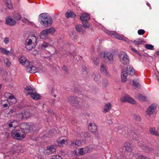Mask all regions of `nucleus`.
Returning <instances> with one entry per match:
<instances>
[{
    "mask_svg": "<svg viewBox=\"0 0 159 159\" xmlns=\"http://www.w3.org/2000/svg\"><path fill=\"white\" fill-rule=\"evenodd\" d=\"M83 148L84 154L90 152L91 150V148L88 147Z\"/></svg>",
    "mask_w": 159,
    "mask_h": 159,
    "instance_id": "42",
    "label": "nucleus"
},
{
    "mask_svg": "<svg viewBox=\"0 0 159 159\" xmlns=\"http://www.w3.org/2000/svg\"><path fill=\"white\" fill-rule=\"evenodd\" d=\"M88 128L89 130L91 132H95L97 130V127L94 123H90Z\"/></svg>",
    "mask_w": 159,
    "mask_h": 159,
    "instance_id": "12",
    "label": "nucleus"
},
{
    "mask_svg": "<svg viewBox=\"0 0 159 159\" xmlns=\"http://www.w3.org/2000/svg\"><path fill=\"white\" fill-rule=\"evenodd\" d=\"M107 82L106 80H104L103 83V86L105 87H106L107 86Z\"/></svg>",
    "mask_w": 159,
    "mask_h": 159,
    "instance_id": "61",
    "label": "nucleus"
},
{
    "mask_svg": "<svg viewBox=\"0 0 159 159\" xmlns=\"http://www.w3.org/2000/svg\"><path fill=\"white\" fill-rule=\"evenodd\" d=\"M75 91L76 93L82 94L81 91L80 90L78 89L77 88H76V89H75Z\"/></svg>",
    "mask_w": 159,
    "mask_h": 159,
    "instance_id": "58",
    "label": "nucleus"
},
{
    "mask_svg": "<svg viewBox=\"0 0 159 159\" xmlns=\"http://www.w3.org/2000/svg\"><path fill=\"white\" fill-rule=\"evenodd\" d=\"M145 32L144 30L142 29H140L138 30V33L139 35H143Z\"/></svg>",
    "mask_w": 159,
    "mask_h": 159,
    "instance_id": "54",
    "label": "nucleus"
},
{
    "mask_svg": "<svg viewBox=\"0 0 159 159\" xmlns=\"http://www.w3.org/2000/svg\"><path fill=\"white\" fill-rule=\"evenodd\" d=\"M46 151L47 153L51 154L55 152L56 149L53 146L51 145L47 147Z\"/></svg>",
    "mask_w": 159,
    "mask_h": 159,
    "instance_id": "19",
    "label": "nucleus"
},
{
    "mask_svg": "<svg viewBox=\"0 0 159 159\" xmlns=\"http://www.w3.org/2000/svg\"><path fill=\"white\" fill-rule=\"evenodd\" d=\"M101 72L104 75L106 76H109V72H108L107 70H101Z\"/></svg>",
    "mask_w": 159,
    "mask_h": 159,
    "instance_id": "49",
    "label": "nucleus"
},
{
    "mask_svg": "<svg viewBox=\"0 0 159 159\" xmlns=\"http://www.w3.org/2000/svg\"><path fill=\"white\" fill-rule=\"evenodd\" d=\"M4 42L6 44H8L9 43V38H5L4 40Z\"/></svg>",
    "mask_w": 159,
    "mask_h": 159,
    "instance_id": "55",
    "label": "nucleus"
},
{
    "mask_svg": "<svg viewBox=\"0 0 159 159\" xmlns=\"http://www.w3.org/2000/svg\"><path fill=\"white\" fill-rule=\"evenodd\" d=\"M80 18L82 21H88L90 19V17L87 13H84L81 15Z\"/></svg>",
    "mask_w": 159,
    "mask_h": 159,
    "instance_id": "13",
    "label": "nucleus"
},
{
    "mask_svg": "<svg viewBox=\"0 0 159 159\" xmlns=\"http://www.w3.org/2000/svg\"><path fill=\"white\" fill-rule=\"evenodd\" d=\"M101 58L106 62L112 64L113 63V55L109 52H102L100 54Z\"/></svg>",
    "mask_w": 159,
    "mask_h": 159,
    "instance_id": "4",
    "label": "nucleus"
},
{
    "mask_svg": "<svg viewBox=\"0 0 159 159\" xmlns=\"http://www.w3.org/2000/svg\"><path fill=\"white\" fill-rule=\"evenodd\" d=\"M28 72L30 73H42L44 72L43 70H27Z\"/></svg>",
    "mask_w": 159,
    "mask_h": 159,
    "instance_id": "39",
    "label": "nucleus"
},
{
    "mask_svg": "<svg viewBox=\"0 0 159 159\" xmlns=\"http://www.w3.org/2000/svg\"><path fill=\"white\" fill-rule=\"evenodd\" d=\"M100 68L101 70H105L106 69V66L104 64H102Z\"/></svg>",
    "mask_w": 159,
    "mask_h": 159,
    "instance_id": "62",
    "label": "nucleus"
},
{
    "mask_svg": "<svg viewBox=\"0 0 159 159\" xmlns=\"http://www.w3.org/2000/svg\"><path fill=\"white\" fill-rule=\"evenodd\" d=\"M1 104L4 108L7 107L8 108L10 106V104L9 103L8 100H4L2 101Z\"/></svg>",
    "mask_w": 159,
    "mask_h": 159,
    "instance_id": "30",
    "label": "nucleus"
},
{
    "mask_svg": "<svg viewBox=\"0 0 159 159\" xmlns=\"http://www.w3.org/2000/svg\"><path fill=\"white\" fill-rule=\"evenodd\" d=\"M5 3L6 5L10 9H11L12 8V6L11 4L10 0H2Z\"/></svg>",
    "mask_w": 159,
    "mask_h": 159,
    "instance_id": "29",
    "label": "nucleus"
},
{
    "mask_svg": "<svg viewBox=\"0 0 159 159\" xmlns=\"http://www.w3.org/2000/svg\"><path fill=\"white\" fill-rule=\"evenodd\" d=\"M16 114V117L18 118L20 120L24 119L22 112H21V113H19L18 114Z\"/></svg>",
    "mask_w": 159,
    "mask_h": 159,
    "instance_id": "47",
    "label": "nucleus"
},
{
    "mask_svg": "<svg viewBox=\"0 0 159 159\" xmlns=\"http://www.w3.org/2000/svg\"><path fill=\"white\" fill-rule=\"evenodd\" d=\"M30 18H28V19L25 17H24V19H22V21L23 22L25 23L28 25H32L33 24V22L30 21Z\"/></svg>",
    "mask_w": 159,
    "mask_h": 159,
    "instance_id": "36",
    "label": "nucleus"
},
{
    "mask_svg": "<svg viewBox=\"0 0 159 159\" xmlns=\"http://www.w3.org/2000/svg\"><path fill=\"white\" fill-rule=\"evenodd\" d=\"M20 63L25 67H27V69L30 70H36L35 67L33 66L32 63L29 61L24 56H21L19 57Z\"/></svg>",
    "mask_w": 159,
    "mask_h": 159,
    "instance_id": "5",
    "label": "nucleus"
},
{
    "mask_svg": "<svg viewBox=\"0 0 159 159\" xmlns=\"http://www.w3.org/2000/svg\"><path fill=\"white\" fill-rule=\"evenodd\" d=\"M111 105L110 103H108V104H106L103 107V109L104 110L103 112L106 113L108 111L111 107Z\"/></svg>",
    "mask_w": 159,
    "mask_h": 159,
    "instance_id": "27",
    "label": "nucleus"
},
{
    "mask_svg": "<svg viewBox=\"0 0 159 159\" xmlns=\"http://www.w3.org/2000/svg\"><path fill=\"white\" fill-rule=\"evenodd\" d=\"M39 129L38 126L34 124H30V131L32 132L36 131Z\"/></svg>",
    "mask_w": 159,
    "mask_h": 159,
    "instance_id": "24",
    "label": "nucleus"
},
{
    "mask_svg": "<svg viewBox=\"0 0 159 159\" xmlns=\"http://www.w3.org/2000/svg\"><path fill=\"white\" fill-rule=\"evenodd\" d=\"M157 105L156 104H153L150 105L147 109L146 113L148 115H151L156 110Z\"/></svg>",
    "mask_w": 159,
    "mask_h": 159,
    "instance_id": "11",
    "label": "nucleus"
},
{
    "mask_svg": "<svg viewBox=\"0 0 159 159\" xmlns=\"http://www.w3.org/2000/svg\"><path fill=\"white\" fill-rule=\"evenodd\" d=\"M126 70H134L132 66L131 65H129L126 67Z\"/></svg>",
    "mask_w": 159,
    "mask_h": 159,
    "instance_id": "59",
    "label": "nucleus"
},
{
    "mask_svg": "<svg viewBox=\"0 0 159 159\" xmlns=\"http://www.w3.org/2000/svg\"><path fill=\"white\" fill-rule=\"evenodd\" d=\"M65 141V140L63 139L61 140L60 141L59 143L61 145H63V144H64Z\"/></svg>",
    "mask_w": 159,
    "mask_h": 159,
    "instance_id": "64",
    "label": "nucleus"
},
{
    "mask_svg": "<svg viewBox=\"0 0 159 159\" xmlns=\"http://www.w3.org/2000/svg\"><path fill=\"white\" fill-rule=\"evenodd\" d=\"M124 146L125 148V150L126 151L129 152L131 151L132 148L130 143L128 142H125Z\"/></svg>",
    "mask_w": 159,
    "mask_h": 159,
    "instance_id": "28",
    "label": "nucleus"
},
{
    "mask_svg": "<svg viewBox=\"0 0 159 159\" xmlns=\"http://www.w3.org/2000/svg\"><path fill=\"white\" fill-rule=\"evenodd\" d=\"M84 136L85 137H90V135L88 132H85L84 134Z\"/></svg>",
    "mask_w": 159,
    "mask_h": 159,
    "instance_id": "63",
    "label": "nucleus"
},
{
    "mask_svg": "<svg viewBox=\"0 0 159 159\" xmlns=\"http://www.w3.org/2000/svg\"><path fill=\"white\" fill-rule=\"evenodd\" d=\"M149 132L152 135H155L157 136H159V134L158 131L156 130L155 128H150L149 129Z\"/></svg>",
    "mask_w": 159,
    "mask_h": 159,
    "instance_id": "23",
    "label": "nucleus"
},
{
    "mask_svg": "<svg viewBox=\"0 0 159 159\" xmlns=\"http://www.w3.org/2000/svg\"><path fill=\"white\" fill-rule=\"evenodd\" d=\"M105 32L109 35L111 36H114L115 38L119 39L124 41L126 40V38H125L124 35L119 34L116 32L107 30L105 31Z\"/></svg>",
    "mask_w": 159,
    "mask_h": 159,
    "instance_id": "9",
    "label": "nucleus"
},
{
    "mask_svg": "<svg viewBox=\"0 0 159 159\" xmlns=\"http://www.w3.org/2000/svg\"><path fill=\"white\" fill-rule=\"evenodd\" d=\"M145 47L148 49L153 50L154 49L153 46L150 44H146L145 45Z\"/></svg>",
    "mask_w": 159,
    "mask_h": 159,
    "instance_id": "43",
    "label": "nucleus"
},
{
    "mask_svg": "<svg viewBox=\"0 0 159 159\" xmlns=\"http://www.w3.org/2000/svg\"><path fill=\"white\" fill-rule=\"evenodd\" d=\"M143 40L141 39H139L134 40L133 43L135 45H139L141 44Z\"/></svg>",
    "mask_w": 159,
    "mask_h": 159,
    "instance_id": "38",
    "label": "nucleus"
},
{
    "mask_svg": "<svg viewBox=\"0 0 159 159\" xmlns=\"http://www.w3.org/2000/svg\"><path fill=\"white\" fill-rule=\"evenodd\" d=\"M118 57L120 61L124 64H126L129 62V57L125 52H120L119 54Z\"/></svg>",
    "mask_w": 159,
    "mask_h": 159,
    "instance_id": "8",
    "label": "nucleus"
},
{
    "mask_svg": "<svg viewBox=\"0 0 159 159\" xmlns=\"http://www.w3.org/2000/svg\"><path fill=\"white\" fill-rule=\"evenodd\" d=\"M133 86H135L137 87H138L140 86L139 82L138 80H133Z\"/></svg>",
    "mask_w": 159,
    "mask_h": 159,
    "instance_id": "46",
    "label": "nucleus"
},
{
    "mask_svg": "<svg viewBox=\"0 0 159 159\" xmlns=\"http://www.w3.org/2000/svg\"><path fill=\"white\" fill-rule=\"evenodd\" d=\"M0 51L2 53L7 55H11L13 53V51L11 50V51H9L2 47L0 48Z\"/></svg>",
    "mask_w": 159,
    "mask_h": 159,
    "instance_id": "16",
    "label": "nucleus"
},
{
    "mask_svg": "<svg viewBox=\"0 0 159 159\" xmlns=\"http://www.w3.org/2000/svg\"><path fill=\"white\" fill-rule=\"evenodd\" d=\"M83 148H79L78 149V153L80 155H83L84 154Z\"/></svg>",
    "mask_w": 159,
    "mask_h": 159,
    "instance_id": "50",
    "label": "nucleus"
},
{
    "mask_svg": "<svg viewBox=\"0 0 159 159\" xmlns=\"http://www.w3.org/2000/svg\"><path fill=\"white\" fill-rule=\"evenodd\" d=\"M133 118L135 119V120L137 121H139L140 120L141 118L140 116H139V115H136V114H134L133 115Z\"/></svg>",
    "mask_w": 159,
    "mask_h": 159,
    "instance_id": "45",
    "label": "nucleus"
},
{
    "mask_svg": "<svg viewBox=\"0 0 159 159\" xmlns=\"http://www.w3.org/2000/svg\"><path fill=\"white\" fill-rule=\"evenodd\" d=\"M52 45L46 42H44L43 44L41 46V48L42 49H44L46 48H47L49 47H51L52 46Z\"/></svg>",
    "mask_w": 159,
    "mask_h": 159,
    "instance_id": "32",
    "label": "nucleus"
},
{
    "mask_svg": "<svg viewBox=\"0 0 159 159\" xmlns=\"http://www.w3.org/2000/svg\"><path fill=\"white\" fill-rule=\"evenodd\" d=\"M48 113L49 114V115L52 116V115L53 116L55 115V114L51 110H49L48 111Z\"/></svg>",
    "mask_w": 159,
    "mask_h": 159,
    "instance_id": "60",
    "label": "nucleus"
},
{
    "mask_svg": "<svg viewBox=\"0 0 159 159\" xmlns=\"http://www.w3.org/2000/svg\"><path fill=\"white\" fill-rule=\"evenodd\" d=\"M37 38L35 36H29L25 42V45L26 49L30 50L34 48L37 43Z\"/></svg>",
    "mask_w": 159,
    "mask_h": 159,
    "instance_id": "2",
    "label": "nucleus"
},
{
    "mask_svg": "<svg viewBox=\"0 0 159 159\" xmlns=\"http://www.w3.org/2000/svg\"><path fill=\"white\" fill-rule=\"evenodd\" d=\"M48 88L50 91V93L52 94H53L54 93V91L55 89H53V87L50 85H48Z\"/></svg>",
    "mask_w": 159,
    "mask_h": 159,
    "instance_id": "48",
    "label": "nucleus"
},
{
    "mask_svg": "<svg viewBox=\"0 0 159 159\" xmlns=\"http://www.w3.org/2000/svg\"><path fill=\"white\" fill-rule=\"evenodd\" d=\"M5 95L7 96V97H8V98L10 99H12L13 100L14 103L16 102V99L14 97L13 95H11V94L9 93H7L5 94Z\"/></svg>",
    "mask_w": 159,
    "mask_h": 159,
    "instance_id": "35",
    "label": "nucleus"
},
{
    "mask_svg": "<svg viewBox=\"0 0 159 159\" xmlns=\"http://www.w3.org/2000/svg\"><path fill=\"white\" fill-rule=\"evenodd\" d=\"M16 109L14 108H12L10 110V111L8 113V115H9L10 116H13L14 115L16 114Z\"/></svg>",
    "mask_w": 159,
    "mask_h": 159,
    "instance_id": "34",
    "label": "nucleus"
},
{
    "mask_svg": "<svg viewBox=\"0 0 159 159\" xmlns=\"http://www.w3.org/2000/svg\"><path fill=\"white\" fill-rule=\"evenodd\" d=\"M153 149L152 148H150L149 147L147 146L145 151L147 152H150L152 151L153 150Z\"/></svg>",
    "mask_w": 159,
    "mask_h": 159,
    "instance_id": "56",
    "label": "nucleus"
},
{
    "mask_svg": "<svg viewBox=\"0 0 159 159\" xmlns=\"http://www.w3.org/2000/svg\"><path fill=\"white\" fill-rule=\"evenodd\" d=\"M138 159H149L147 157L143 155H140L138 156Z\"/></svg>",
    "mask_w": 159,
    "mask_h": 159,
    "instance_id": "57",
    "label": "nucleus"
},
{
    "mask_svg": "<svg viewBox=\"0 0 159 159\" xmlns=\"http://www.w3.org/2000/svg\"><path fill=\"white\" fill-rule=\"evenodd\" d=\"M48 35V33L46 29L42 30L39 34L40 38L42 39L46 38Z\"/></svg>",
    "mask_w": 159,
    "mask_h": 159,
    "instance_id": "20",
    "label": "nucleus"
},
{
    "mask_svg": "<svg viewBox=\"0 0 159 159\" xmlns=\"http://www.w3.org/2000/svg\"><path fill=\"white\" fill-rule=\"evenodd\" d=\"M75 28L78 32H82L84 30V27L81 25H77L76 26Z\"/></svg>",
    "mask_w": 159,
    "mask_h": 159,
    "instance_id": "31",
    "label": "nucleus"
},
{
    "mask_svg": "<svg viewBox=\"0 0 159 159\" xmlns=\"http://www.w3.org/2000/svg\"><path fill=\"white\" fill-rule=\"evenodd\" d=\"M52 159H62V157L58 155H54L52 156Z\"/></svg>",
    "mask_w": 159,
    "mask_h": 159,
    "instance_id": "51",
    "label": "nucleus"
},
{
    "mask_svg": "<svg viewBox=\"0 0 159 159\" xmlns=\"http://www.w3.org/2000/svg\"><path fill=\"white\" fill-rule=\"evenodd\" d=\"M22 112L24 119L25 118L26 119L30 116V114L29 111L28 110H25Z\"/></svg>",
    "mask_w": 159,
    "mask_h": 159,
    "instance_id": "22",
    "label": "nucleus"
},
{
    "mask_svg": "<svg viewBox=\"0 0 159 159\" xmlns=\"http://www.w3.org/2000/svg\"><path fill=\"white\" fill-rule=\"evenodd\" d=\"M35 89L31 87L30 86H27L24 90V92L26 95H30L31 98L35 100L40 99V96L37 92H35Z\"/></svg>",
    "mask_w": 159,
    "mask_h": 159,
    "instance_id": "3",
    "label": "nucleus"
},
{
    "mask_svg": "<svg viewBox=\"0 0 159 159\" xmlns=\"http://www.w3.org/2000/svg\"><path fill=\"white\" fill-rule=\"evenodd\" d=\"M68 102L72 106L77 108H79L82 105L81 103L80 100V99L76 96H71L68 98Z\"/></svg>",
    "mask_w": 159,
    "mask_h": 159,
    "instance_id": "6",
    "label": "nucleus"
},
{
    "mask_svg": "<svg viewBox=\"0 0 159 159\" xmlns=\"http://www.w3.org/2000/svg\"><path fill=\"white\" fill-rule=\"evenodd\" d=\"M130 75H133L135 72V70H125Z\"/></svg>",
    "mask_w": 159,
    "mask_h": 159,
    "instance_id": "52",
    "label": "nucleus"
},
{
    "mask_svg": "<svg viewBox=\"0 0 159 159\" xmlns=\"http://www.w3.org/2000/svg\"><path fill=\"white\" fill-rule=\"evenodd\" d=\"M6 23L10 26H13L16 24V21L13 19L10 18L6 19Z\"/></svg>",
    "mask_w": 159,
    "mask_h": 159,
    "instance_id": "18",
    "label": "nucleus"
},
{
    "mask_svg": "<svg viewBox=\"0 0 159 159\" xmlns=\"http://www.w3.org/2000/svg\"><path fill=\"white\" fill-rule=\"evenodd\" d=\"M39 20L40 24L45 27L51 26L53 21L50 16L47 13H43L39 16Z\"/></svg>",
    "mask_w": 159,
    "mask_h": 159,
    "instance_id": "1",
    "label": "nucleus"
},
{
    "mask_svg": "<svg viewBox=\"0 0 159 159\" xmlns=\"http://www.w3.org/2000/svg\"><path fill=\"white\" fill-rule=\"evenodd\" d=\"M93 76L96 81L98 82L99 81L100 78V75L98 74H97V75L94 74Z\"/></svg>",
    "mask_w": 159,
    "mask_h": 159,
    "instance_id": "44",
    "label": "nucleus"
},
{
    "mask_svg": "<svg viewBox=\"0 0 159 159\" xmlns=\"http://www.w3.org/2000/svg\"><path fill=\"white\" fill-rule=\"evenodd\" d=\"M8 124L9 128L13 127L15 128L17 125V121L15 120H10L8 122Z\"/></svg>",
    "mask_w": 159,
    "mask_h": 159,
    "instance_id": "14",
    "label": "nucleus"
},
{
    "mask_svg": "<svg viewBox=\"0 0 159 159\" xmlns=\"http://www.w3.org/2000/svg\"><path fill=\"white\" fill-rule=\"evenodd\" d=\"M128 75V72L125 70H124L121 72V80L123 83L126 81V77Z\"/></svg>",
    "mask_w": 159,
    "mask_h": 159,
    "instance_id": "15",
    "label": "nucleus"
},
{
    "mask_svg": "<svg viewBox=\"0 0 159 159\" xmlns=\"http://www.w3.org/2000/svg\"><path fill=\"white\" fill-rule=\"evenodd\" d=\"M46 30L48 34L49 33L51 34H54L55 31V29L52 27L48 29H47Z\"/></svg>",
    "mask_w": 159,
    "mask_h": 159,
    "instance_id": "37",
    "label": "nucleus"
},
{
    "mask_svg": "<svg viewBox=\"0 0 159 159\" xmlns=\"http://www.w3.org/2000/svg\"><path fill=\"white\" fill-rule=\"evenodd\" d=\"M23 126L24 128L22 130L24 133H28L30 131V124H28L27 123H24Z\"/></svg>",
    "mask_w": 159,
    "mask_h": 159,
    "instance_id": "17",
    "label": "nucleus"
},
{
    "mask_svg": "<svg viewBox=\"0 0 159 159\" xmlns=\"http://www.w3.org/2000/svg\"><path fill=\"white\" fill-rule=\"evenodd\" d=\"M120 100L123 102H127L132 104H135L136 103L134 100L127 94L125 95L123 98H121Z\"/></svg>",
    "mask_w": 159,
    "mask_h": 159,
    "instance_id": "10",
    "label": "nucleus"
},
{
    "mask_svg": "<svg viewBox=\"0 0 159 159\" xmlns=\"http://www.w3.org/2000/svg\"><path fill=\"white\" fill-rule=\"evenodd\" d=\"M81 144V141L80 140H76L74 141H71L70 146L71 147H74L76 146H79Z\"/></svg>",
    "mask_w": 159,
    "mask_h": 159,
    "instance_id": "21",
    "label": "nucleus"
},
{
    "mask_svg": "<svg viewBox=\"0 0 159 159\" xmlns=\"http://www.w3.org/2000/svg\"><path fill=\"white\" fill-rule=\"evenodd\" d=\"M13 18L16 20H19L20 19L21 16L19 12H17L14 14Z\"/></svg>",
    "mask_w": 159,
    "mask_h": 159,
    "instance_id": "33",
    "label": "nucleus"
},
{
    "mask_svg": "<svg viewBox=\"0 0 159 159\" xmlns=\"http://www.w3.org/2000/svg\"><path fill=\"white\" fill-rule=\"evenodd\" d=\"M4 63L6 64V66L9 67L11 65V63L10 60L7 58H6L4 61Z\"/></svg>",
    "mask_w": 159,
    "mask_h": 159,
    "instance_id": "41",
    "label": "nucleus"
},
{
    "mask_svg": "<svg viewBox=\"0 0 159 159\" xmlns=\"http://www.w3.org/2000/svg\"><path fill=\"white\" fill-rule=\"evenodd\" d=\"M135 97L138 99L145 101L146 100V98L145 96L141 94H138L135 95Z\"/></svg>",
    "mask_w": 159,
    "mask_h": 159,
    "instance_id": "26",
    "label": "nucleus"
},
{
    "mask_svg": "<svg viewBox=\"0 0 159 159\" xmlns=\"http://www.w3.org/2000/svg\"><path fill=\"white\" fill-rule=\"evenodd\" d=\"M131 50L134 52L135 53L138 54L139 55V56H140V57L142 56L141 54L138 51H137L136 49L132 48H131Z\"/></svg>",
    "mask_w": 159,
    "mask_h": 159,
    "instance_id": "53",
    "label": "nucleus"
},
{
    "mask_svg": "<svg viewBox=\"0 0 159 159\" xmlns=\"http://www.w3.org/2000/svg\"><path fill=\"white\" fill-rule=\"evenodd\" d=\"M11 134L14 139L18 140L23 139L25 137L24 132L21 129L16 130L13 129L12 131Z\"/></svg>",
    "mask_w": 159,
    "mask_h": 159,
    "instance_id": "7",
    "label": "nucleus"
},
{
    "mask_svg": "<svg viewBox=\"0 0 159 159\" xmlns=\"http://www.w3.org/2000/svg\"><path fill=\"white\" fill-rule=\"evenodd\" d=\"M83 25V27L84 29H88L89 28V24L88 23V21H82Z\"/></svg>",
    "mask_w": 159,
    "mask_h": 159,
    "instance_id": "40",
    "label": "nucleus"
},
{
    "mask_svg": "<svg viewBox=\"0 0 159 159\" xmlns=\"http://www.w3.org/2000/svg\"><path fill=\"white\" fill-rule=\"evenodd\" d=\"M66 17L68 18L70 17H74L76 16L75 14L72 11L67 12L65 14Z\"/></svg>",
    "mask_w": 159,
    "mask_h": 159,
    "instance_id": "25",
    "label": "nucleus"
}]
</instances>
